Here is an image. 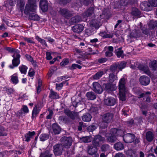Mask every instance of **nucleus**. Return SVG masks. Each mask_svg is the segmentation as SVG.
<instances>
[{
  "label": "nucleus",
  "mask_w": 157,
  "mask_h": 157,
  "mask_svg": "<svg viewBox=\"0 0 157 157\" xmlns=\"http://www.w3.org/2000/svg\"><path fill=\"white\" fill-rule=\"evenodd\" d=\"M37 7L35 0H28V4L25 6L24 13L26 15H29V18L34 21H39L40 17L33 13L35 12Z\"/></svg>",
  "instance_id": "obj_1"
},
{
  "label": "nucleus",
  "mask_w": 157,
  "mask_h": 157,
  "mask_svg": "<svg viewBox=\"0 0 157 157\" xmlns=\"http://www.w3.org/2000/svg\"><path fill=\"white\" fill-rule=\"evenodd\" d=\"M64 147L61 144H57L53 146V152L55 156L61 155L64 151Z\"/></svg>",
  "instance_id": "obj_2"
},
{
  "label": "nucleus",
  "mask_w": 157,
  "mask_h": 157,
  "mask_svg": "<svg viewBox=\"0 0 157 157\" xmlns=\"http://www.w3.org/2000/svg\"><path fill=\"white\" fill-rule=\"evenodd\" d=\"M113 114L111 112L106 113L101 116L103 121L105 123H109L112 122L113 119Z\"/></svg>",
  "instance_id": "obj_3"
},
{
  "label": "nucleus",
  "mask_w": 157,
  "mask_h": 157,
  "mask_svg": "<svg viewBox=\"0 0 157 157\" xmlns=\"http://www.w3.org/2000/svg\"><path fill=\"white\" fill-rule=\"evenodd\" d=\"M94 7H90L82 14V16L83 17V21H86L87 17H91L94 15Z\"/></svg>",
  "instance_id": "obj_4"
},
{
  "label": "nucleus",
  "mask_w": 157,
  "mask_h": 157,
  "mask_svg": "<svg viewBox=\"0 0 157 157\" xmlns=\"http://www.w3.org/2000/svg\"><path fill=\"white\" fill-rule=\"evenodd\" d=\"M103 86L106 92L110 93L115 90L117 88L115 84L110 83H104Z\"/></svg>",
  "instance_id": "obj_5"
},
{
  "label": "nucleus",
  "mask_w": 157,
  "mask_h": 157,
  "mask_svg": "<svg viewBox=\"0 0 157 157\" xmlns=\"http://www.w3.org/2000/svg\"><path fill=\"white\" fill-rule=\"evenodd\" d=\"M136 138L135 135L132 133H128L124 134L123 139L124 142L126 143H130L134 141Z\"/></svg>",
  "instance_id": "obj_6"
},
{
  "label": "nucleus",
  "mask_w": 157,
  "mask_h": 157,
  "mask_svg": "<svg viewBox=\"0 0 157 157\" xmlns=\"http://www.w3.org/2000/svg\"><path fill=\"white\" fill-rule=\"evenodd\" d=\"M105 141V138L101 136L98 135L95 136L92 141L93 145L95 147H98L100 146L99 143L100 142H104Z\"/></svg>",
  "instance_id": "obj_7"
},
{
  "label": "nucleus",
  "mask_w": 157,
  "mask_h": 157,
  "mask_svg": "<svg viewBox=\"0 0 157 157\" xmlns=\"http://www.w3.org/2000/svg\"><path fill=\"white\" fill-rule=\"evenodd\" d=\"M61 141L63 147H68L71 145L72 139L70 137L64 136L61 139Z\"/></svg>",
  "instance_id": "obj_8"
},
{
  "label": "nucleus",
  "mask_w": 157,
  "mask_h": 157,
  "mask_svg": "<svg viewBox=\"0 0 157 157\" xmlns=\"http://www.w3.org/2000/svg\"><path fill=\"white\" fill-rule=\"evenodd\" d=\"M59 12L62 16L67 19H69L72 16V12L66 8H60Z\"/></svg>",
  "instance_id": "obj_9"
},
{
  "label": "nucleus",
  "mask_w": 157,
  "mask_h": 157,
  "mask_svg": "<svg viewBox=\"0 0 157 157\" xmlns=\"http://www.w3.org/2000/svg\"><path fill=\"white\" fill-rule=\"evenodd\" d=\"M12 56L13 57V59L12 60L13 66L10 65L9 67L10 68L13 69L14 67H17L19 64L20 63L19 59L21 56L19 54H16V57H15L14 55H13Z\"/></svg>",
  "instance_id": "obj_10"
},
{
  "label": "nucleus",
  "mask_w": 157,
  "mask_h": 157,
  "mask_svg": "<svg viewBox=\"0 0 157 157\" xmlns=\"http://www.w3.org/2000/svg\"><path fill=\"white\" fill-rule=\"evenodd\" d=\"M64 113L73 120L78 118V113H77L72 112L69 110H65Z\"/></svg>",
  "instance_id": "obj_11"
},
{
  "label": "nucleus",
  "mask_w": 157,
  "mask_h": 157,
  "mask_svg": "<svg viewBox=\"0 0 157 157\" xmlns=\"http://www.w3.org/2000/svg\"><path fill=\"white\" fill-rule=\"evenodd\" d=\"M93 90L97 94H101L103 91V89L98 82H95L93 83Z\"/></svg>",
  "instance_id": "obj_12"
},
{
  "label": "nucleus",
  "mask_w": 157,
  "mask_h": 157,
  "mask_svg": "<svg viewBox=\"0 0 157 157\" xmlns=\"http://www.w3.org/2000/svg\"><path fill=\"white\" fill-rule=\"evenodd\" d=\"M139 82L142 85L147 86L150 82V78L147 76L143 75L140 78Z\"/></svg>",
  "instance_id": "obj_13"
},
{
  "label": "nucleus",
  "mask_w": 157,
  "mask_h": 157,
  "mask_svg": "<svg viewBox=\"0 0 157 157\" xmlns=\"http://www.w3.org/2000/svg\"><path fill=\"white\" fill-rule=\"evenodd\" d=\"M105 104L108 106H112L115 105L116 103V99L113 97L108 98L104 100Z\"/></svg>",
  "instance_id": "obj_14"
},
{
  "label": "nucleus",
  "mask_w": 157,
  "mask_h": 157,
  "mask_svg": "<svg viewBox=\"0 0 157 157\" xmlns=\"http://www.w3.org/2000/svg\"><path fill=\"white\" fill-rule=\"evenodd\" d=\"M131 15L135 17H140L141 12L137 8L132 7L130 12Z\"/></svg>",
  "instance_id": "obj_15"
},
{
  "label": "nucleus",
  "mask_w": 157,
  "mask_h": 157,
  "mask_svg": "<svg viewBox=\"0 0 157 157\" xmlns=\"http://www.w3.org/2000/svg\"><path fill=\"white\" fill-rule=\"evenodd\" d=\"M84 29V26L80 24L75 25L72 28V30L74 32L78 33L81 32Z\"/></svg>",
  "instance_id": "obj_16"
},
{
  "label": "nucleus",
  "mask_w": 157,
  "mask_h": 157,
  "mask_svg": "<svg viewBox=\"0 0 157 157\" xmlns=\"http://www.w3.org/2000/svg\"><path fill=\"white\" fill-rule=\"evenodd\" d=\"M137 0H121L120 4L123 6H127L133 5L136 2Z\"/></svg>",
  "instance_id": "obj_17"
},
{
  "label": "nucleus",
  "mask_w": 157,
  "mask_h": 157,
  "mask_svg": "<svg viewBox=\"0 0 157 157\" xmlns=\"http://www.w3.org/2000/svg\"><path fill=\"white\" fill-rule=\"evenodd\" d=\"M40 7L43 12H46L48 10V5L46 0H41L40 2Z\"/></svg>",
  "instance_id": "obj_18"
},
{
  "label": "nucleus",
  "mask_w": 157,
  "mask_h": 157,
  "mask_svg": "<svg viewBox=\"0 0 157 157\" xmlns=\"http://www.w3.org/2000/svg\"><path fill=\"white\" fill-rule=\"evenodd\" d=\"M140 7L143 10L148 11L151 10V6L149 2L146 1L142 2L140 4Z\"/></svg>",
  "instance_id": "obj_19"
},
{
  "label": "nucleus",
  "mask_w": 157,
  "mask_h": 157,
  "mask_svg": "<svg viewBox=\"0 0 157 157\" xmlns=\"http://www.w3.org/2000/svg\"><path fill=\"white\" fill-rule=\"evenodd\" d=\"M98 151L97 147L93 146L92 145H89L87 146V151L89 155H93L96 153Z\"/></svg>",
  "instance_id": "obj_20"
},
{
  "label": "nucleus",
  "mask_w": 157,
  "mask_h": 157,
  "mask_svg": "<svg viewBox=\"0 0 157 157\" xmlns=\"http://www.w3.org/2000/svg\"><path fill=\"white\" fill-rule=\"evenodd\" d=\"M124 152L127 157H138L137 154L135 151L132 149L124 151Z\"/></svg>",
  "instance_id": "obj_21"
},
{
  "label": "nucleus",
  "mask_w": 157,
  "mask_h": 157,
  "mask_svg": "<svg viewBox=\"0 0 157 157\" xmlns=\"http://www.w3.org/2000/svg\"><path fill=\"white\" fill-rule=\"evenodd\" d=\"M125 79L124 78H121L119 82V90H126L125 86Z\"/></svg>",
  "instance_id": "obj_22"
},
{
  "label": "nucleus",
  "mask_w": 157,
  "mask_h": 157,
  "mask_svg": "<svg viewBox=\"0 0 157 157\" xmlns=\"http://www.w3.org/2000/svg\"><path fill=\"white\" fill-rule=\"evenodd\" d=\"M52 128L55 134H58L61 131V128L57 123L53 124L52 125Z\"/></svg>",
  "instance_id": "obj_23"
},
{
  "label": "nucleus",
  "mask_w": 157,
  "mask_h": 157,
  "mask_svg": "<svg viewBox=\"0 0 157 157\" xmlns=\"http://www.w3.org/2000/svg\"><path fill=\"white\" fill-rule=\"evenodd\" d=\"M82 21L81 17L80 15H76L72 17L70 20L71 24L78 23Z\"/></svg>",
  "instance_id": "obj_24"
},
{
  "label": "nucleus",
  "mask_w": 157,
  "mask_h": 157,
  "mask_svg": "<svg viewBox=\"0 0 157 157\" xmlns=\"http://www.w3.org/2000/svg\"><path fill=\"white\" fill-rule=\"evenodd\" d=\"M25 5L24 0H17V7L18 9H20L21 11L23 10Z\"/></svg>",
  "instance_id": "obj_25"
},
{
  "label": "nucleus",
  "mask_w": 157,
  "mask_h": 157,
  "mask_svg": "<svg viewBox=\"0 0 157 157\" xmlns=\"http://www.w3.org/2000/svg\"><path fill=\"white\" fill-rule=\"evenodd\" d=\"M139 69L142 71H143L145 74H146L148 75H150L151 74V72L149 69L148 67L146 65H140L138 66Z\"/></svg>",
  "instance_id": "obj_26"
},
{
  "label": "nucleus",
  "mask_w": 157,
  "mask_h": 157,
  "mask_svg": "<svg viewBox=\"0 0 157 157\" xmlns=\"http://www.w3.org/2000/svg\"><path fill=\"white\" fill-rule=\"evenodd\" d=\"M149 65L151 70L153 71L157 70V61L154 60L151 61L149 63Z\"/></svg>",
  "instance_id": "obj_27"
},
{
  "label": "nucleus",
  "mask_w": 157,
  "mask_h": 157,
  "mask_svg": "<svg viewBox=\"0 0 157 157\" xmlns=\"http://www.w3.org/2000/svg\"><path fill=\"white\" fill-rule=\"evenodd\" d=\"M53 154L51 152V151L49 150H47L41 153L40 157H52Z\"/></svg>",
  "instance_id": "obj_28"
},
{
  "label": "nucleus",
  "mask_w": 157,
  "mask_h": 157,
  "mask_svg": "<svg viewBox=\"0 0 157 157\" xmlns=\"http://www.w3.org/2000/svg\"><path fill=\"white\" fill-rule=\"evenodd\" d=\"M154 138V135L151 131H148L146 133V139L148 142H151Z\"/></svg>",
  "instance_id": "obj_29"
},
{
  "label": "nucleus",
  "mask_w": 157,
  "mask_h": 157,
  "mask_svg": "<svg viewBox=\"0 0 157 157\" xmlns=\"http://www.w3.org/2000/svg\"><path fill=\"white\" fill-rule=\"evenodd\" d=\"M107 140L112 143H114L116 141L117 139V136H115L112 135L111 134H109L106 136Z\"/></svg>",
  "instance_id": "obj_30"
},
{
  "label": "nucleus",
  "mask_w": 157,
  "mask_h": 157,
  "mask_svg": "<svg viewBox=\"0 0 157 157\" xmlns=\"http://www.w3.org/2000/svg\"><path fill=\"white\" fill-rule=\"evenodd\" d=\"M59 123L68 124L70 122V120L66 116H60L59 117Z\"/></svg>",
  "instance_id": "obj_31"
},
{
  "label": "nucleus",
  "mask_w": 157,
  "mask_h": 157,
  "mask_svg": "<svg viewBox=\"0 0 157 157\" xmlns=\"http://www.w3.org/2000/svg\"><path fill=\"white\" fill-rule=\"evenodd\" d=\"M86 95L87 98L90 100H94L96 98L95 94L92 91L87 92Z\"/></svg>",
  "instance_id": "obj_32"
},
{
  "label": "nucleus",
  "mask_w": 157,
  "mask_h": 157,
  "mask_svg": "<svg viewBox=\"0 0 157 157\" xmlns=\"http://www.w3.org/2000/svg\"><path fill=\"white\" fill-rule=\"evenodd\" d=\"M114 147L117 151L121 150L124 148L123 144L121 142H117L114 145Z\"/></svg>",
  "instance_id": "obj_33"
},
{
  "label": "nucleus",
  "mask_w": 157,
  "mask_h": 157,
  "mask_svg": "<svg viewBox=\"0 0 157 157\" xmlns=\"http://www.w3.org/2000/svg\"><path fill=\"white\" fill-rule=\"evenodd\" d=\"M35 134V132H29L28 133L26 134L24 139H25V141L27 142H29L31 138Z\"/></svg>",
  "instance_id": "obj_34"
},
{
  "label": "nucleus",
  "mask_w": 157,
  "mask_h": 157,
  "mask_svg": "<svg viewBox=\"0 0 157 157\" xmlns=\"http://www.w3.org/2000/svg\"><path fill=\"white\" fill-rule=\"evenodd\" d=\"M91 115L89 113H87L82 116V119L84 121L89 122L91 121Z\"/></svg>",
  "instance_id": "obj_35"
},
{
  "label": "nucleus",
  "mask_w": 157,
  "mask_h": 157,
  "mask_svg": "<svg viewBox=\"0 0 157 157\" xmlns=\"http://www.w3.org/2000/svg\"><path fill=\"white\" fill-rule=\"evenodd\" d=\"M39 110L37 109V105H35L33 108L32 113V118L33 119L35 118L39 113Z\"/></svg>",
  "instance_id": "obj_36"
},
{
  "label": "nucleus",
  "mask_w": 157,
  "mask_h": 157,
  "mask_svg": "<svg viewBox=\"0 0 157 157\" xmlns=\"http://www.w3.org/2000/svg\"><path fill=\"white\" fill-rule=\"evenodd\" d=\"M148 25L150 29H153L157 26V22L153 20H151L149 22Z\"/></svg>",
  "instance_id": "obj_37"
},
{
  "label": "nucleus",
  "mask_w": 157,
  "mask_h": 157,
  "mask_svg": "<svg viewBox=\"0 0 157 157\" xmlns=\"http://www.w3.org/2000/svg\"><path fill=\"white\" fill-rule=\"evenodd\" d=\"M117 77L113 73H110L109 76V81L111 83H112L115 80L117 79Z\"/></svg>",
  "instance_id": "obj_38"
},
{
  "label": "nucleus",
  "mask_w": 157,
  "mask_h": 157,
  "mask_svg": "<svg viewBox=\"0 0 157 157\" xmlns=\"http://www.w3.org/2000/svg\"><path fill=\"white\" fill-rule=\"evenodd\" d=\"M110 147L109 144H104L101 146L100 148L102 151L105 152L109 150Z\"/></svg>",
  "instance_id": "obj_39"
},
{
  "label": "nucleus",
  "mask_w": 157,
  "mask_h": 157,
  "mask_svg": "<svg viewBox=\"0 0 157 157\" xmlns=\"http://www.w3.org/2000/svg\"><path fill=\"white\" fill-rule=\"evenodd\" d=\"M126 90H119V98L121 100L123 101H125L126 100L125 94Z\"/></svg>",
  "instance_id": "obj_40"
},
{
  "label": "nucleus",
  "mask_w": 157,
  "mask_h": 157,
  "mask_svg": "<svg viewBox=\"0 0 157 157\" xmlns=\"http://www.w3.org/2000/svg\"><path fill=\"white\" fill-rule=\"evenodd\" d=\"M49 98L51 99H57L59 98V96L56 92L51 90L49 95Z\"/></svg>",
  "instance_id": "obj_41"
},
{
  "label": "nucleus",
  "mask_w": 157,
  "mask_h": 157,
  "mask_svg": "<svg viewBox=\"0 0 157 157\" xmlns=\"http://www.w3.org/2000/svg\"><path fill=\"white\" fill-rule=\"evenodd\" d=\"M104 73V72L103 71H98L94 75L93 78L95 79H99L101 77Z\"/></svg>",
  "instance_id": "obj_42"
},
{
  "label": "nucleus",
  "mask_w": 157,
  "mask_h": 157,
  "mask_svg": "<svg viewBox=\"0 0 157 157\" xmlns=\"http://www.w3.org/2000/svg\"><path fill=\"white\" fill-rule=\"evenodd\" d=\"M125 131L124 129L122 127H120L119 129H117V136H123Z\"/></svg>",
  "instance_id": "obj_43"
},
{
  "label": "nucleus",
  "mask_w": 157,
  "mask_h": 157,
  "mask_svg": "<svg viewBox=\"0 0 157 157\" xmlns=\"http://www.w3.org/2000/svg\"><path fill=\"white\" fill-rule=\"evenodd\" d=\"M118 68L120 70H122V69L124 68L126 65V62L123 61L121 62L120 63H118Z\"/></svg>",
  "instance_id": "obj_44"
},
{
  "label": "nucleus",
  "mask_w": 157,
  "mask_h": 157,
  "mask_svg": "<svg viewBox=\"0 0 157 157\" xmlns=\"http://www.w3.org/2000/svg\"><path fill=\"white\" fill-rule=\"evenodd\" d=\"M19 68L21 73L24 74H26L27 70L28 68L26 66L22 65L21 66H20Z\"/></svg>",
  "instance_id": "obj_45"
},
{
  "label": "nucleus",
  "mask_w": 157,
  "mask_h": 157,
  "mask_svg": "<svg viewBox=\"0 0 157 157\" xmlns=\"http://www.w3.org/2000/svg\"><path fill=\"white\" fill-rule=\"evenodd\" d=\"M36 39L42 45H45L46 47H47L48 45L46 43V42L44 39L39 37L38 36H36Z\"/></svg>",
  "instance_id": "obj_46"
},
{
  "label": "nucleus",
  "mask_w": 157,
  "mask_h": 157,
  "mask_svg": "<svg viewBox=\"0 0 157 157\" xmlns=\"http://www.w3.org/2000/svg\"><path fill=\"white\" fill-rule=\"evenodd\" d=\"M80 140L84 143H88L91 141V137L89 136L83 137L81 138Z\"/></svg>",
  "instance_id": "obj_47"
},
{
  "label": "nucleus",
  "mask_w": 157,
  "mask_h": 157,
  "mask_svg": "<svg viewBox=\"0 0 157 157\" xmlns=\"http://www.w3.org/2000/svg\"><path fill=\"white\" fill-rule=\"evenodd\" d=\"M118 63H115L113 64L111 66L109 70L115 72L118 67Z\"/></svg>",
  "instance_id": "obj_48"
},
{
  "label": "nucleus",
  "mask_w": 157,
  "mask_h": 157,
  "mask_svg": "<svg viewBox=\"0 0 157 157\" xmlns=\"http://www.w3.org/2000/svg\"><path fill=\"white\" fill-rule=\"evenodd\" d=\"M49 138L48 134H41L40 137V138L41 141H44L47 140Z\"/></svg>",
  "instance_id": "obj_49"
},
{
  "label": "nucleus",
  "mask_w": 157,
  "mask_h": 157,
  "mask_svg": "<svg viewBox=\"0 0 157 157\" xmlns=\"http://www.w3.org/2000/svg\"><path fill=\"white\" fill-rule=\"evenodd\" d=\"M114 52L116 54L117 57L119 58L120 57H121L122 58H123V51H117V50H115Z\"/></svg>",
  "instance_id": "obj_50"
},
{
  "label": "nucleus",
  "mask_w": 157,
  "mask_h": 157,
  "mask_svg": "<svg viewBox=\"0 0 157 157\" xmlns=\"http://www.w3.org/2000/svg\"><path fill=\"white\" fill-rule=\"evenodd\" d=\"M59 4L62 5H66L68 3L70 2L71 0H58Z\"/></svg>",
  "instance_id": "obj_51"
},
{
  "label": "nucleus",
  "mask_w": 157,
  "mask_h": 157,
  "mask_svg": "<svg viewBox=\"0 0 157 157\" xmlns=\"http://www.w3.org/2000/svg\"><path fill=\"white\" fill-rule=\"evenodd\" d=\"M98 109L97 107H92L90 108V113L92 114L95 115L98 113Z\"/></svg>",
  "instance_id": "obj_52"
},
{
  "label": "nucleus",
  "mask_w": 157,
  "mask_h": 157,
  "mask_svg": "<svg viewBox=\"0 0 157 157\" xmlns=\"http://www.w3.org/2000/svg\"><path fill=\"white\" fill-rule=\"evenodd\" d=\"M151 92L149 91L144 92V93H141L140 94L138 95L137 98L140 99V98H143L146 95H150L151 94Z\"/></svg>",
  "instance_id": "obj_53"
},
{
  "label": "nucleus",
  "mask_w": 157,
  "mask_h": 157,
  "mask_svg": "<svg viewBox=\"0 0 157 157\" xmlns=\"http://www.w3.org/2000/svg\"><path fill=\"white\" fill-rule=\"evenodd\" d=\"M96 126L94 125H91L87 128V130L89 132H92L96 129Z\"/></svg>",
  "instance_id": "obj_54"
},
{
  "label": "nucleus",
  "mask_w": 157,
  "mask_h": 157,
  "mask_svg": "<svg viewBox=\"0 0 157 157\" xmlns=\"http://www.w3.org/2000/svg\"><path fill=\"white\" fill-rule=\"evenodd\" d=\"M126 124L128 126H131L134 124H137V123H135L134 120L133 119H131L126 122Z\"/></svg>",
  "instance_id": "obj_55"
},
{
  "label": "nucleus",
  "mask_w": 157,
  "mask_h": 157,
  "mask_svg": "<svg viewBox=\"0 0 157 157\" xmlns=\"http://www.w3.org/2000/svg\"><path fill=\"white\" fill-rule=\"evenodd\" d=\"M117 129L115 128H112L110 130V133L109 134H111L112 135L115 136H117Z\"/></svg>",
  "instance_id": "obj_56"
},
{
  "label": "nucleus",
  "mask_w": 157,
  "mask_h": 157,
  "mask_svg": "<svg viewBox=\"0 0 157 157\" xmlns=\"http://www.w3.org/2000/svg\"><path fill=\"white\" fill-rule=\"evenodd\" d=\"M148 2L150 3V6H157V0H149Z\"/></svg>",
  "instance_id": "obj_57"
},
{
  "label": "nucleus",
  "mask_w": 157,
  "mask_h": 157,
  "mask_svg": "<svg viewBox=\"0 0 157 157\" xmlns=\"http://www.w3.org/2000/svg\"><path fill=\"white\" fill-rule=\"evenodd\" d=\"M143 119V117L142 116H140L136 117L135 118V120H136L137 123L140 124H142L143 123L142 120Z\"/></svg>",
  "instance_id": "obj_58"
},
{
  "label": "nucleus",
  "mask_w": 157,
  "mask_h": 157,
  "mask_svg": "<svg viewBox=\"0 0 157 157\" xmlns=\"http://www.w3.org/2000/svg\"><path fill=\"white\" fill-rule=\"evenodd\" d=\"M82 67V66L80 65L76 64H73L71 67H70V69L71 70H73L75 69L76 68L79 69H81Z\"/></svg>",
  "instance_id": "obj_59"
},
{
  "label": "nucleus",
  "mask_w": 157,
  "mask_h": 157,
  "mask_svg": "<svg viewBox=\"0 0 157 157\" xmlns=\"http://www.w3.org/2000/svg\"><path fill=\"white\" fill-rule=\"evenodd\" d=\"M11 80L13 83L17 84L18 82L17 77L16 76L12 75L11 77Z\"/></svg>",
  "instance_id": "obj_60"
},
{
  "label": "nucleus",
  "mask_w": 157,
  "mask_h": 157,
  "mask_svg": "<svg viewBox=\"0 0 157 157\" xmlns=\"http://www.w3.org/2000/svg\"><path fill=\"white\" fill-rule=\"evenodd\" d=\"M17 116L18 117H22L25 115V114L21 110L18 111L17 113Z\"/></svg>",
  "instance_id": "obj_61"
},
{
  "label": "nucleus",
  "mask_w": 157,
  "mask_h": 157,
  "mask_svg": "<svg viewBox=\"0 0 157 157\" xmlns=\"http://www.w3.org/2000/svg\"><path fill=\"white\" fill-rule=\"evenodd\" d=\"M141 110H147L148 106L145 104H142L140 107Z\"/></svg>",
  "instance_id": "obj_62"
},
{
  "label": "nucleus",
  "mask_w": 157,
  "mask_h": 157,
  "mask_svg": "<svg viewBox=\"0 0 157 157\" xmlns=\"http://www.w3.org/2000/svg\"><path fill=\"white\" fill-rule=\"evenodd\" d=\"M69 63V60L68 59H65L63 60V61L60 63V65L61 66H64L67 65Z\"/></svg>",
  "instance_id": "obj_63"
},
{
  "label": "nucleus",
  "mask_w": 157,
  "mask_h": 157,
  "mask_svg": "<svg viewBox=\"0 0 157 157\" xmlns=\"http://www.w3.org/2000/svg\"><path fill=\"white\" fill-rule=\"evenodd\" d=\"M21 109L23 111L25 114L27 113L29 111L28 108L26 105H23Z\"/></svg>",
  "instance_id": "obj_64"
}]
</instances>
